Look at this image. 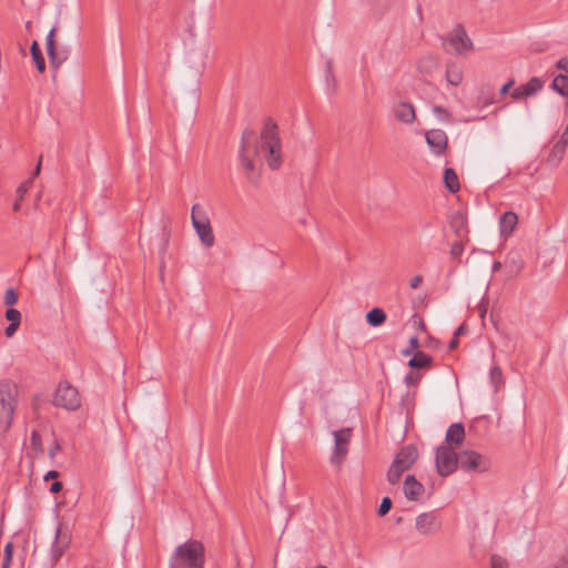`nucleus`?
Segmentation results:
<instances>
[{"mask_svg":"<svg viewBox=\"0 0 568 568\" xmlns=\"http://www.w3.org/2000/svg\"><path fill=\"white\" fill-rule=\"evenodd\" d=\"M417 11H418V13H419V14L422 13V9H420V7H418Z\"/></svg>","mask_w":568,"mask_h":568,"instance_id":"57","label":"nucleus"},{"mask_svg":"<svg viewBox=\"0 0 568 568\" xmlns=\"http://www.w3.org/2000/svg\"><path fill=\"white\" fill-rule=\"evenodd\" d=\"M265 153V160L271 170H277L283 163L282 143L278 135V126L272 119H266L260 138L252 130H245L242 134L239 160L245 179L252 185H257L261 180L262 163L256 160Z\"/></svg>","mask_w":568,"mask_h":568,"instance_id":"1","label":"nucleus"},{"mask_svg":"<svg viewBox=\"0 0 568 568\" xmlns=\"http://www.w3.org/2000/svg\"><path fill=\"white\" fill-rule=\"evenodd\" d=\"M457 345H458V339H457V337H454V338L449 342L448 347H449V349H454V348H456V347H457Z\"/></svg>","mask_w":568,"mask_h":568,"instance_id":"50","label":"nucleus"},{"mask_svg":"<svg viewBox=\"0 0 568 568\" xmlns=\"http://www.w3.org/2000/svg\"><path fill=\"white\" fill-rule=\"evenodd\" d=\"M420 379V374L418 373H415V372H409L406 376H405V383L408 385V386H414L416 385Z\"/></svg>","mask_w":568,"mask_h":568,"instance_id":"39","label":"nucleus"},{"mask_svg":"<svg viewBox=\"0 0 568 568\" xmlns=\"http://www.w3.org/2000/svg\"><path fill=\"white\" fill-rule=\"evenodd\" d=\"M446 446H459L465 439V427L462 423L452 424L446 432Z\"/></svg>","mask_w":568,"mask_h":568,"instance_id":"17","label":"nucleus"},{"mask_svg":"<svg viewBox=\"0 0 568 568\" xmlns=\"http://www.w3.org/2000/svg\"><path fill=\"white\" fill-rule=\"evenodd\" d=\"M394 115L397 121L412 124L416 119L415 108L412 103L400 102L395 106Z\"/></svg>","mask_w":568,"mask_h":568,"instance_id":"16","label":"nucleus"},{"mask_svg":"<svg viewBox=\"0 0 568 568\" xmlns=\"http://www.w3.org/2000/svg\"><path fill=\"white\" fill-rule=\"evenodd\" d=\"M326 74L328 78L332 79V81L335 83V78H334V74H333V62L331 60H328L326 62Z\"/></svg>","mask_w":568,"mask_h":568,"instance_id":"45","label":"nucleus"},{"mask_svg":"<svg viewBox=\"0 0 568 568\" xmlns=\"http://www.w3.org/2000/svg\"><path fill=\"white\" fill-rule=\"evenodd\" d=\"M418 458V452L415 446H404L395 456L394 463L403 467L405 470L409 469Z\"/></svg>","mask_w":568,"mask_h":568,"instance_id":"13","label":"nucleus"},{"mask_svg":"<svg viewBox=\"0 0 568 568\" xmlns=\"http://www.w3.org/2000/svg\"><path fill=\"white\" fill-rule=\"evenodd\" d=\"M6 318L10 322L9 326L6 328V336L12 337L21 323V313L17 308H8L4 314Z\"/></svg>","mask_w":568,"mask_h":568,"instance_id":"22","label":"nucleus"},{"mask_svg":"<svg viewBox=\"0 0 568 568\" xmlns=\"http://www.w3.org/2000/svg\"><path fill=\"white\" fill-rule=\"evenodd\" d=\"M403 490L408 500H418L424 493V486L416 480L415 476L407 475L404 480Z\"/></svg>","mask_w":568,"mask_h":568,"instance_id":"15","label":"nucleus"},{"mask_svg":"<svg viewBox=\"0 0 568 568\" xmlns=\"http://www.w3.org/2000/svg\"><path fill=\"white\" fill-rule=\"evenodd\" d=\"M31 445L36 452H42V440L41 436L37 430H33L31 434Z\"/></svg>","mask_w":568,"mask_h":568,"instance_id":"36","label":"nucleus"},{"mask_svg":"<svg viewBox=\"0 0 568 568\" xmlns=\"http://www.w3.org/2000/svg\"><path fill=\"white\" fill-rule=\"evenodd\" d=\"M20 201H21V200H20V199H18V201H16V203L13 204V210H14L16 212H18V211L20 210V207H21Z\"/></svg>","mask_w":568,"mask_h":568,"instance_id":"54","label":"nucleus"},{"mask_svg":"<svg viewBox=\"0 0 568 568\" xmlns=\"http://www.w3.org/2000/svg\"><path fill=\"white\" fill-rule=\"evenodd\" d=\"M334 435V450L331 457V463L341 466L348 453V445L352 437V428H342L333 433Z\"/></svg>","mask_w":568,"mask_h":568,"instance_id":"8","label":"nucleus"},{"mask_svg":"<svg viewBox=\"0 0 568 568\" xmlns=\"http://www.w3.org/2000/svg\"><path fill=\"white\" fill-rule=\"evenodd\" d=\"M392 508V499L389 497H384L378 507L377 514L378 516H385Z\"/></svg>","mask_w":568,"mask_h":568,"instance_id":"35","label":"nucleus"},{"mask_svg":"<svg viewBox=\"0 0 568 568\" xmlns=\"http://www.w3.org/2000/svg\"><path fill=\"white\" fill-rule=\"evenodd\" d=\"M31 55H32V59L36 63V67H37V70L40 72V73H43L44 70H45V61H44V58L41 53V50L39 48V44L37 41H33L32 44H31Z\"/></svg>","mask_w":568,"mask_h":568,"instance_id":"27","label":"nucleus"},{"mask_svg":"<svg viewBox=\"0 0 568 568\" xmlns=\"http://www.w3.org/2000/svg\"><path fill=\"white\" fill-rule=\"evenodd\" d=\"M518 223V215L515 212H505L499 220L500 232L503 235H510Z\"/></svg>","mask_w":568,"mask_h":568,"instance_id":"20","label":"nucleus"},{"mask_svg":"<svg viewBox=\"0 0 568 568\" xmlns=\"http://www.w3.org/2000/svg\"><path fill=\"white\" fill-rule=\"evenodd\" d=\"M464 243L463 239H459L458 241L454 242L450 246L449 254L453 258H459L462 254L464 253Z\"/></svg>","mask_w":568,"mask_h":568,"instance_id":"33","label":"nucleus"},{"mask_svg":"<svg viewBox=\"0 0 568 568\" xmlns=\"http://www.w3.org/2000/svg\"><path fill=\"white\" fill-rule=\"evenodd\" d=\"M464 333V326H459L456 331H455V334H454V337H458L459 335H462Z\"/></svg>","mask_w":568,"mask_h":568,"instance_id":"51","label":"nucleus"},{"mask_svg":"<svg viewBox=\"0 0 568 568\" xmlns=\"http://www.w3.org/2000/svg\"><path fill=\"white\" fill-rule=\"evenodd\" d=\"M443 48L448 53L463 55L474 49L473 41L468 37L465 28L457 24L444 39Z\"/></svg>","mask_w":568,"mask_h":568,"instance_id":"4","label":"nucleus"},{"mask_svg":"<svg viewBox=\"0 0 568 568\" xmlns=\"http://www.w3.org/2000/svg\"><path fill=\"white\" fill-rule=\"evenodd\" d=\"M552 89L564 97H568V75L558 74L552 81Z\"/></svg>","mask_w":568,"mask_h":568,"instance_id":"28","label":"nucleus"},{"mask_svg":"<svg viewBox=\"0 0 568 568\" xmlns=\"http://www.w3.org/2000/svg\"><path fill=\"white\" fill-rule=\"evenodd\" d=\"M28 191V184L27 183H22L21 185L18 186L17 189V195L20 200L23 199L24 194L27 193Z\"/></svg>","mask_w":568,"mask_h":568,"instance_id":"44","label":"nucleus"},{"mask_svg":"<svg viewBox=\"0 0 568 568\" xmlns=\"http://www.w3.org/2000/svg\"><path fill=\"white\" fill-rule=\"evenodd\" d=\"M55 32H57L55 27H53L49 31L47 39H45V47H47V53L49 57L50 65L54 70H58L61 67V64L67 60V54L57 52L55 40H54Z\"/></svg>","mask_w":568,"mask_h":568,"instance_id":"11","label":"nucleus"},{"mask_svg":"<svg viewBox=\"0 0 568 568\" xmlns=\"http://www.w3.org/2000/svg\"><path fill=\"white\" fill-rule=\"evenodd\" d=\"M464 72L463 67L454 61H448L446 64V80L450 85L457 87L463 82Z\"/></svg>","mask_w":568,"mask_h":568,"instance_id":"18","label":"nucleus"},{"mask_svg":"<svg viewBox=\"0 0 568 568\" xmlns=\"http://www.w3.org/2000/svg\"><path fill=\"white\" fill-rule=\"evenodd\" d=\"M17 397V384L9 379L0 381V435L6 434L12 424Z\"/></svg>","mask_w":568,"mask_h":568,"instance_id":"3","label":"nucleus"},{"mask_svg":"<svg viewBox=\"0 0 568 568\" xmlns=\"http://www.w3.org/2000/svg\"><path fill=\"white\" fill-rule=\"evenodd\" d=\"M426 142L437 155L443 154L447 148V135L443 130L433 129L426 133Z\"/></svg>","mask_w":568,"mask_h":568,"instance_id":"12","label":"nucleus"},{"mask_svg":"<svg viewBox=\"0 0 568 568\" xmlns=\"http://www.w3.org/2000/svg\"><path fill=\"white\" fill-rule=\"evenodd\" d=\"M191 220L202 244L206 247L213 246L215 239L210 220L200 204H194L192 206Z\"/></svg>","mask_w":568,"mask_h":568,"instance_id":"5","label":"nucleus"},{"mask_svg":"<svg viewBox=\"0 0 568 568\" xmlns=\"http://www.w3.org/2000/svg\"><path fill=\"white\" fill-rule=\"evenodd\" d=\"M450 226L459 239L465 237L468 233L466 215L460 211L456 212L452 216Z\"/></svg>","mask_w":568,"mask_h":568,"instance_id":"21","label":"nucleus"},{"mask_svg":"<svg viewBox=\"0 0 568 568\" xmlns=\"http://www.w3.org/2000/svg\"><path fill=\"white\" fill-rule=\"evenodd\" d=\"M567 145H568V142L560 139L552 146L549 155L547 156V164L550 166H554V168L558 166L566 153Z\"/></svg>","mask_w":568,"mask_h":568,"instance_id":"19","label":"nucleus"},{"mask_svg":"<svg viewBox=\"0 0 568 568\" xmlns=\"http://www.w3.org/2000/svg\"><path fill=\"white\" fill-rule=\"evenodd\" d=\"M59 449H60V446L58 444H55L53 447H51L49 450L50 457H53Z\"/></svg>","mask_w":568,"mask_h":568,"instance_id":"49","label":"nucleus"},{"mask_svg":"<svg viewBox=\"0 0 568 568\" xmlns=\"http://www.w3.org/2000/svg\"><path fill=\"white\" fill-rule=\"evenodd\" d=\"M40 170H41V159L39 160L36 169H34L33 175H38L40 173Z\"/></svg>","mask_w":568,"mask_h":568,"instance_id":"52","label":"nucleus"},{"mask_svg":"<svg viewBox=\"0 0 568 568\" xmlns=\"http://www.w3.org/2000/svg\"><path fill=\"white\" fill-rule=\"evenodd\" d=\"M432 357L422 351H417L409 359L408 365L412 368H427L430 366Z\"/></svg>","mask_w":568,"mask_h":568,"instance_id":"25","label":"nucleus"},{"mask_svg":"<svg viewBox=\"0 0 568 568\" xmlns=\"http://www.w3.org/2000/svg\"><path fill=\"white\" fill-rule=\"evenodd\" d=\"M53 403L55 406L75 410L81 406V397L75 387L61 383L55 390Z\"/></svg>","mask_w":568,"mask_h":568,"instance_id":"7","label":"nucleus"},{"mask_svg":"<svg viewBox=\"0 0 568 568\" xmlns=\"http://www.w3.org/2000/svg\"><path fill=\"white\" fill-rule=\"evenodd\" d=\"M59 476V473L57 470H50L47 473V475L44 476V479L45 480H49L51 478H57Z\"/></svg>","mask_w":568,"mask_h":568,"instance_id":"48","label":"nucleus"},{"mask_svg":"<svg viewBox=\"0 0 568 568\" xmlns=\"http://www.w3.org/2000/svg\"><path fill=\"white\" fill-rule=\"evenodd\" d=\"M438 64V58L429 54L418 60L417 69L420 73L430 74L435 69H437Z\"/></svg>","mask_w":568,"mask_h":568,"instance_id":"23","label":"nucleus"},{"mask_svg":"<svg viewBox=\"0 0 568 568\" xmlns=\"http://www.w3.org/2000/svg\"><path fill=\"white\" fill-rule=\"evenodd\" d=\"M435 462L438 474L446 477L456 470L459 453L457 454L450 446L442 445L436 450Z\"/></svg>","mask_w":568,"mask_h":568,"instance_id":"6","label":"nucleus"},{"mask_svg":"<svg viewBox=\"0 0 568 568\" xmlns=\"http://www.w3.org/2000/svg\"><path fill=\"white\" fill-rule=\"evenodd\" d=\"M13 555V544L8 542L3 549V560L1 564V568H10Z\"/></svg>","mask_w":568,"mask_h":568,"instance_id":"31","label":"nucleus"},{"mask_svg":"<svg viewBox=\"0 0 568 568\" xmlns=\"http://www.w3.org/2000/svg\"><path fill=\"white\" fill-rule=\"evenodd\" d=\"M542 88V82L539 78H531L527 83L516 88L510 95L514 99H523L534 95Z\"/></svg>","mask_w":568,"mask_h":568,"instance_id":"14","label":"nucleus"},{"mask_svg":"<svg viewBox=\"0 0 568 568\" xmlns=\"http://www.w3.org/2000/svg\"><path fill=\"white\" fill-rule=\"evenodd\" d=\"M557 69L568 72V58H562L556 63Z\"/></svg>","mask_w":568,"mask_h":568,"instance_id":"43","label":"nucleus"},{"mask_svg":"<svg viewBox=\"0 0 568 568\" xmlns=\"http://www.w3.org/2000/svg\"><path fill=\"white\" fill-rule=\"evenodd\" d=\"M419 346V341H418V337L417 336H413L410 339H409V348L408 349H405L403 351V354L404 355H409L413 351L417 349Z\"/></svg>","mask_w":568,"mask_h":568,"instance_id":"40","label":"nucleus"},{"mask_svg":"<svg viewBox=\"0 0 568 568\" xmlns=\"http://www.w3.org/2000/svg\"><path fill=\"white\" fill-rule=\"evenodd\" d=\"M491 568H508L505 559L497 555H493L490 558Z\"/></svg>","mask_w":568,"mask_h":568,"instance_id":"38","label":"nucleus"},{"mask_svg":"<svg viewBox=\"0 0 568 568\" xmlns=\"http://www.w3.org/2000/svg\"><path fill=\"white\" fill-rule=\"evenodd\" d=\"M501 267V263L500 262H494L493 264V271L494 272H497L498 270H500Z\"/></svg>","mask_w":568,"mask_h":568,"instance_id":"53","label":"nucleus"},{"mask_svg":"<svg viewBox=\"0 0 568 568\" xmlns=\"http://www.w3.org/2000/svg\"><path fill=\"white\" fill-rule=\"evenodd\" d=\"M18 298H19V296H18V293L16 292V290L8 288L4 293L3 301H4L6 305L12 306L18 302Z\"/></svg>","mask_w":568,"mask_h":568,"instance_id":"34","label":"nucleus"},{"mask_svg":"<svg viewBox=\"0 0 568 568\" xmlns=\"http://www.w3.org/2000/svg\"><path fill=\"white\" fill-rule=\"evenodd\" d=\"M61 489H62V484L60 481H54L50 487V491L54 493V494L59 493Z\"/></svg>","mask_w":568,"mask_h":568,"instance_id":"47","label":"nucleus"},{"mask_svg":"<svg viewBox=\"0 0 568 568\" xmlns=\"http://www.w3.org/2000/svg\"><path fill=\"white\" fill-rule=\"evenodd\" d=\"M442 525V518L436 511L422 513L415 519V528L423 536L436 535Z\"/></svg>","mask_w":568,"mask_h":568,"instance_id":"9","label":"nucleus"},{"mask_svg":"<svg viewBox=\"0 0 568 568\" xmlns=\"http://www.w3.org/2000/svg\"><path fill=\"white\" fill-rule=\"evenodd\" d=\"M556 568H568V550L565 552V555L560 558L558 564L556 565Z\"/></svg>","mask_w":568,"mask_h":568,"instance_id":"42","label":"nucleus"},{"mask_svg":"<svg viewBox=\"0 0 568 568\" xmlns=\"http://www.w3.org/2000/svg\"><path fill=\"white\" fill-rule=\"evenodd\" d=\"M422 283H423V276L416 275L410 278L409 286H410V288L416 290L420 286Z\"/></svg>","mask_w":568,"mask_h":568,"instance_id":"41","label":"nucleus"},{"mask_svg":"<svg viewBox=\"0 0 568 568\" xmlns=\"http://www.w3.org/2000/svg\"><path fill=\"white\" fill-rule=\"evenodd\" d=\"M205 548L196 539H189L179 545L169 560V568H204Z\"/></svg>","mask_w":568,"mask_h":568,"instance_id":"2","label":"nucleus"},{"mask_svg":"<svg viewBox=\"0 0 568 568\" xmlns=\"http://www.w3.org/2000/svg\"><path fill=\"white\" fill-rule=\"evenodd\" d=\"M59 534H60V529L57 530L55 542L52 547V557L55 561L61 558V556L63 555L64 549H65V545H60V542H59Z\"/></svg>","mask_w":568,"mask_h":568,"instance_id":"32","label":"nucleus"},{"mask_svg":"<svg viewBox=\"0 0 568 568\" xmlns=\"http://www.w3.org/2000/svg\"><path fill=\"white\" fill-rule=\"evenodd\" d=\"M485 313H486V307H483V308L480 307V315H481V317H484Z\"/></svg>","mask_w":568,"mask_h":568,"instance_id":"55","label":"nucleus"},{"mask_svg":"<svg viewBox=\"0 0 568 568\" xmlns=\"http://www.w3.org/2000/svg\"><path fill=\"white\" fill-rule=\"evenodd\" d=\"M405 469L398 465H396V463H392L388 471H387V480L389 484L392 485H395L399 481V479L402 478V475L404 474Z\"/></svg>","mask_w":568,"mask_h":568,"instance_id":"29","label":"nucleus"},{"mask_svg":"<svg viewBox=\"0 0 568 568\" xmlns=\"http://www.w3.org/2000/svg\"><path fill=\"white\" fill-rule=\"evenodd\" d=\"M315 568H327V567L320 565V566H316Z\"/></svg>","mask_w":568,"mask_h":568,"instance_id":"56","label":"nucleus"},{"mask_svg":"<svg viewBox=\"0 0 568 568\" xmlns=\"http://www.w3.org/2000/svg\"><path fill=\"white\" fill-rule=\"evenodd\" d=\"M458 466L464 470L486 471L490 462L475 450H462L459 453Z\"/></svg>","mask_w":568,"mask_h":568,"instance_id":"10","label":"nucleus"},{"mask_svg":"<svg viewBox=\"0 0 568 568\" xmlns=\"http://www.w3.org/2000/svg\"><path fill=\"white\" fill-rule=\"evenodd\" d=\"M444 183L450 193H456L460 189L458 176H457L456 172L454 171V169H452V168H447L445 170Z\"/></svg>","mask_w":568,"mask_h":568,"instance_id":"24","label":"nucleus"},{"mask_svg":"<svg viewBox=\"0 0 568 568\" xmlns=\"http://www.w3.org/2000/svg\"><path fill=\"white\" fill-rule=\"evenodd\" d=\"M366 321L371 326H381L386 321V314L382 308L374 307L366 314Z\"/></svg>","mask_w":568,"mask_h":568,"instance_id":"26","label":"nucleus"},{"mask_svg":"<svg viewBox=\"0 0 568 568\" xmlns=\"http://www.w3.org/2000/svg\"><path fill=\"white\" fill-rule=\"evenodd\" d=\"M515 81L514 80H509L507 83H505L501 89H500V95H505L509 89L514 85Z\"/></svg>","mask_w":568,"mask_h":568,"instance_id":"46","label":"nucleus"},{"mask_svg":"<svg viewBox=\"0 0 568 568\" xmlns=\"http://www.w3.org/2000/svg\"><path fill=\"white\" fill-rule=\"evenodd\" d=\"M433 112L440 119V120H444V121H448L449 120V112L440 106V105H434L433 108Z\"/></svg>","mask_w":568,"mask_h":568,"instance_id":"37","label":"nucleus"},{"mask_svg":"<svg viewBox=\"0 0 568 568\" xmlns=\"http://www.w3.org/2000/svg\"><path fill=\"white\" fill-rule=\"evenodd\" d=\"M490 381L497 390L500 385H503V372L499 366H493L489 374Z\"/></svg>","mask_w":568,"mask_h":568,"instance_id":"30","label":"nucleus"}]
</instances>
